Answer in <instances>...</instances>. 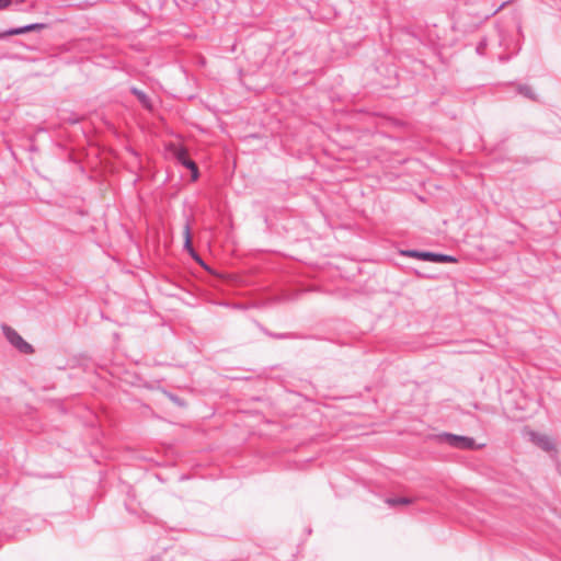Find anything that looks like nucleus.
<instances>
[{
	"label": "nucleus",
	"instance_id": "nucleus-1",
	"mask_svg": "<svg viewBox=\"0 0 561 561\" xmlns=\"http://www.w3.org/2000/svg\"><path fill=\"white\" fill-rule=\"evenodd\" d=\"M169 153L181 164L192 171V180L195 181L198 178V169L196 163L188 158L187 151L184 147L179 145H170L168 147Z\"/></svg>",
	"mask_w": 561,
	"mask_h": 561
},
{
	"label": "nucleus",
	"instance_id": "nucleus-2",
	"mask_svg": "<svg viewBox=\"0 0 561 561\" xmlns=\"http://www.w3.org/2000/svg\"><path fill=\"white\" fill-rule=\"evenodd\" d=\"M3 333L8 341L21 353L32 354L34 352L32 345L24 341L23 337L12 328L4 325Z\"/></svg>",
	"mask_w": 561,
	"mask_h": 561
},
{
	"label": "nucleus",
	"instance_id": "nucleus-3",
	"mask_svg": "<svg viewBox=\"0 0 561 561\" xmlns=\"http://www.w3.org/2000/svg\"><path fill=\"white\" fill-rule=\"evenodd\" d=\"M442 442L447 443L451 447L459 449H473L476 447L474 440L471 437L459 436L454 434L445 433L439 436Z\"/></svg>",
	"mask_w": 561,
	"mask_h": 561
},
{
	"label": "nucleus",
	"instance_id": "nucleus-4",
	"mask_svg": "<svg viewBox=\"0 0 561 561\" xmlns=\"http://www.w3.org/2000/svg\"><path fill=\"white\" fill-rule=\"evenodd\" d=\"M44 27H45V24L34 23V24H30V25H26L23 27L12 28V30L7 31L3 34H0V39L5 36L19 35V34H24V33L31 32V31L43 30Z\"/></svg>",
	"mask_w": 561,
	"mask_h": 561
},
{
	"label": "nucleus",
	"instance_id": "nucleus-5",
	"mask_svg": "<svg viewBox=\"0 0 561 561\" xmlns=\"http://www.w3.org/2000/svg\"><path fill=\"white\" fill-rule=\"evenodd\" d=\"M533 442L541 447L543 450H552L554 445L552 440L546 435L531 434Z\"/></svg>",
	"mask_w": 561,
	"mask_h": 561
},
{
	"label": "nucleus",
	"instance_id": "nucleus-6",
	"mask_svg": "<svg viewBox=\"0 0 561 561\" xmlns=\"http://www.w3.org/2000/svg\"><path fill=\"white\" fill-rule=\"evenodd\" d=\"M184 248L190 252L193 259H195L197 262L202 263L199 256L196 254V252L193 249L192 245V237H191V228L188 225H185L184 227Z\"/></svg>",
	"mask_w": 561,
	"mask_h": 561
},
{
	"label": "nucleus",
	"instance_id": "nucleus-7",
	"mask_svg": "<svg viewBox=\"0 0 561 561\" xmlns=\"http://www.w3.org/2000/svg\"><path fill=\"white\" fill-rule=\"evenodd\" d=\"M413 502H414V500L412 497H405V496L386 499V503L391 507L398 506V505H409V504H412Z\"/></svg>",
	"mask_w": 561,
	"mask_h": 561
},
{
	"label": "nucleus",
	"instance_id": "nucleus-8",
	"mask_svg": "<svg viewBox=\"0 0 561 561\" xmlns=\"http://www.w3.org/2000/svg\"><path fill=\"white\" fill-rule=\"evenodd\" d=\"M410 255L411 256H421L424 260H428L432 262H436V257H438L436 253H432V252H424L421 254H419L417 252H410Z\"/></svg>",
	"mask_w": 561,
	"mask_h": 561
},
{
	"label": "nucleus",
	"instance_id": "nucleus-9",
	"mask_svg": "<svg viewBox=\"0 0 561 561\" xmlns=\"http://www.w3.org/2000/svg\"><path fill=\"white\" fill-rule=\"evenodd\" d=\"M133 93H134L135 95H137V98L139 99V101H140L145 106H147V107L149 106L148 98H147V95H146L144 92H141V91L137 90V89H133Z\"/></svg>",
	"mask_w": 561,
	"mask_h": 561
},
{
	"label": "nucleus",
	"instance_id": "nucleus-10",
	"mask_svg": "<svg viewBox=\"0 0 561 561\" xmlns=\"http://www.w3.org/2000/svg\"><path fill=\"white\" fill-rule=\"evenodd\" d=\"M436 262H456V259L449 255L437 254Z\"/></svg>",
	"mask_w": 561,
	"mask_h": 561
},
{
	"label": "nucleus",
	"instance_id": "nucleus-11",
	"mask_svg": "<svg viewBox=\"0 0 561 561\" xmlns=\"http://www.w3.org/2000/svg\"><path fill=\"white\" fill-rule=\"evenodd\" d=\"M519 91H520V93L525 94L526 96H528V98H533V95H531V91H530V88H528V87H523V88H520V90H519Z\"/></svg>",
	"mask_w": 561,
	"mask_h": 561
},
{
	"label": "nucleus",
	"instance_id": "nucleus-12",
	"mask_svg": "<svg viewBox=\"0 0 561 561\" xmlns=\"http://www.w3.org/2000/svg\"><path fill=\"white\" fill-rule=\"evenodd\" d=\"M11 2L12 0H0V10L7 9Z\"/></svg>",
	"mask_w": 561,
	"mask_h": 561
}]
</instances>
